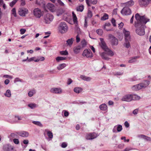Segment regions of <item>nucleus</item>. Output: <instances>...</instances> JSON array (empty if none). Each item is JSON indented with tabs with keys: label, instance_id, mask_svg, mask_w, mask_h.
I'll use <instances>...</instances> for the list:
<instances>
[{
	"label": "nucleus",
	"instance_id": "nucleus-62",
	"mask_svg": "<svg viewBox=\"0 0 151 151\" xmlns=\"http://www.w3.org/2000/svg\"><path fill=\"white\" fill-rule=\"evenodd\" d=\"M72 82V80L70 78H69L68 79L67 84L68 85H70Z\"/></svg>",
	"mask_w": 151,
	"mask_h": 151
},
{
	"label": "nucleus",
	"instance_id": "nucleus-45",
	"mask_svg": "<svg viewBox=\"0 0 151 151\" xmlns=\"http://www.w3.org/2000/svg\"><path fill=\"white\" fill-rule=\"evenodd\" d=\"M107 51H108V54L109 55H110L111 56H113L114 55V53L111 50H109L108 48V50H107Z\"/></svg>",
	"mask_w": 151,
	"mask_h": 151
},
{
	"label": "nucleus",
	"instance_id": "nucleus-29",
	"mask_svg": "<svg viewBox=\"0 0 151 151\" xmlns=\"http://www.w3.org/2000/svg\"><path fill=\"white\" fill-rule=\"evenodd\" d=\"M139 57L138 56H134L132 58L129 60V63H132L136 61V59L137 58H139Z\"/></svg>",
	"mask_w": 151,
	"mask_h": 151
},
{
	"label": "nucleus",
	"instance_id": "nucleus-20",
	"mask_svg": "<svg viewBox=\"0 0 151 151\" xmlns=\"http://www.w3.org/2000/svg\"><path fill=\"white\" fill-rule=\"evenodd\" d=\"M47 7L50 11L53 12L55 6L52 4L48 3L47 5Z\"/></svg>",
	"mask_w": 151,
	"mask_h": 151
},
{
	"label": "nucleus",
	"instance_id": "nucleus-3",
	"mask_svg": "<svg viewBox=\"0 0 151 151\" xmlns=\"http://www.w3.org/2000/svg\"><path fill=\"white\" fill-rule=\"evenodd\" d=\"M33 14L35 17L37 18H40L43 15V13L41 9L38 8L34 9Z\"/></svg>",
	"mask_w": 151,
	"mask_h": 151
},
{
	"label": "nucleus",
	"instance_id": "nucleus-40",
	"mask_svg": "<svg viewBox=\"0 0 151 151\" xmlns=\"http://www.w3.org/2000/svg\"><path fill=\"white\" fill-rule=\"evenodd\" d=\"M96 32L99 35H101L103 33V31L101 29H99L96 30Z\"/></svg>",
	"mask_w": 151,
	"mask_h": 151
},
{
	"label": "nucleus",
	"instance_id": "nucleus-27",
	"mask_svg": "<svg viewBox=\"0 0 151 151\" xmlns=\"http://www.w3.org/2000/svg\"><path fill=\"white\" fill-rule=\"evenodd\" d=\"M73 17V20L74 23H77L78 22L77 18L76 15L73 12L72 13Z\"/></svg>",
	"mask_w": 151,
	"mask_h": 151
},
{
	"label": "nucleus",
	"instance_id": "nucleus-51",
	"mask_svg": "<svg viewBox=\"0 0 151 151\" xmlns=\"http://www.w3.org/2000/svg\"><path fill=\"white\" fill-rule=\"evenodd\" d=\"M110 25L111 24L109 22L106 23L104 26L103 28L104 29H106V26L109 27L110 26Z\"/></svg>",
	"mask_w": 151,
	"mask_h": 151
},
{
	"label": "nucleus",
	"instance_id": "nucleus-21",
	"mask_svg": "<svg viewBox=\"0 0 151 151\" xmlns=\"http://www.w3.org/2000/svg\"><path fill=\"white\" fill-rule=\"evenodd\" d=\"M101 56L102 58L105 60H108L109 59V58L107 56L106 52H102L101 54Z\"/></svg>",
	"mask_w": 151,
	"mask_h": 151
},
{
	"label": "nucleus",
	"instance_id": "nucleus-41",
	"mask_svg": "<svg viewBox=\"0 0 151 151\" xmlns=\"http://www.w3.org/2000/svg\"><path fill=\"white\" fill-rule=\"evenodd\" d=\"M122 129V126L121 125H117V127H116V129L118 132H120Z\"/></svg>",
	"mask_w": 151,
	"mask_h": 151
},
{
	"label": "nucleus",
	"instance_id": "nucleus-11",
	"mask_svg": "<svg viewBox=\"0 0 151 151\" xmlns=\"http://www.w3.org/2000/svg\"><path fill=\"white\" fill-rule=\"evenodd\" d=\"M97 136V134L95 133H90L86 135V138L87 139H92L95 138Z\"/></svg>",
	"mask_w": 151,
	"mask_h": 151
},
{
	"label": "nucleus",
	"instance_id": "nucleus-64",
	"mask_svg": "<svg viewBox=\"0 0 151 151\" xmlns=\"http://www.w3.org/2000/svg\"><path fill=\"white\" fill-rule=\"evenodd\" d=\"M23 143L24 144H28L29 143V141L28 140H24L23 141Z\"/></svg>",
	"mask_w": 151,
	"mask_h": 151
},
{
	"label": "nucleus",
	"instance_id": "nucleus-54",
	"mask_svg": "<svg viewBox=\"0 0 151 151\" xmlns=\"http://www.w3.org/2000/svg\"><path fill=\"white\" fill-rule=\"evenodd\" d=\"M144 139L146 140L147 141H151V138L150 137L147 136H145Z\"/></svg>",
	"mask_w": 151,
	"mask_h": 151
},
{
	"label": "nucleus",
	"instance_id": "nucleus-49",
	"mask_svg": "<svg viewBox=\"0 0 151 151\" xmlns=\"http://www.w3.org/2000/svg\"><path fill=\"white\" fill-rule=\"evenodd\" d=\"M19 81L20 82H22V80L21 79L19 78H17L15 79L14 81V83L17 82H19Z\"/></svg>",
	"mask_w": 151,
	"mask_h": 151
},
{
	"label": "nucleus",
	"instance_id": "nucleus-9",
	"mask_svg": "<svg viewBox=\"0 0 151 151\" xmlns=\"http://www.w3.org/2000/svg\"><path fill=\"white\" fill-rule=\"evenodd\" d=\"M28 13V10L25 8H19L18 10L19 14L21 16L24 17Z\"/></svg>",
	"mask_w": 151,
	"mask_h": 151
},
{
	"label": "nucleus",
	"instance_id": "nucleus-12",
	"mask_svg": "<svg viewBox=\"0 0 151 151\" xmlns=\"http://www.w3.org/2000/svg\"><path fill=\"white\" fill-rule=\"evenodd\" d=\"M123 32L124 34L125 40H130V33L129 31H126L125 29H124Z\"/></svg>",
	"mask_w": 151,
	"mask_h": 151
},
{
	"label": "nucleus",
	"instance_id": "nucleus-61",
	"mask_svg": "<svg viewBox=\"0 0 151 151\" xmlns=\"http://www.w3.org/2000/svg\"><path fill=\"white\" fill-rule=\"evenodd\" d=\"M124 146V144H122L119 145H118V148L120 149H122L123 148Z\"/></svg>",
	"mask_w": 151,
	"mask_h": 151
},
{
	"label": "nucleus",
	"instance_id": "nucleus-5",
	"mask_svg": "<svg viewBox=\"0 0 151 151\" xmlns=\"http://www.w3.org/2000/svg\"><path fill=\"white\" fill-rule=\"evenodd\" d=\"M109 37L112 45H116L118 44V40L114 36L111 34H109Z\"/></svg>",
	"mask_w": 151,
	"mask_h": 151
},
{
	"label": "nucleus",
	"instance_id": "nucleus-59",
	"mask_svg": "<svg viewBox=\"0 0 151 151\" xmlns=\"http://www.w3.org/2000/svg\"><path fill=\"white\" fill-rule=\"evenodd\" d=\"M21 5L24 6L25 4V2L24 0H21Z\"/></svg>",
	"mask_w": 151,
	"mask_h": 151
},
{
	"label": "nucleus",
	"instance_id": "nucleus-19",
	"mask_svg": "<svg viewBox=\"0 0 151 151\" xmlns=\"http://www.w3.org/2000/svg\"><path fill=\"white\" fill-rule=\"evenodd\" d=\"M74 40V39L73 38L68 39L66 41V45L71 47L73 44Z\"/></svg>",
	"mask_w": 151,
	"mask_h": 151
},
{
	"label": "nucleus",
	"instance_id": "nucleus-43",
	"mask_svg": "<svg viewBox=\"0 0 151 151\" xmlns=\"http://www.w3.org/2000/svg\"><path fill=\"white\" fill-rule=\"evenodd\" d=\"M137 80L136 76H134L132 78H129L128 81H136Z\"/></svg>",
	"mask_w": 151,
	"mask_h": 151
},
{
	"label": "nucleus",
	"instance_id": "nucleus-4",
	"mask_svg": "<svg viewBox=\"0 0 151 151\" xmlns=\"http://www.w3.org/2000/svg\"><path fill=\"white\" fill-rule=\"evenodd\" d=\"M53 18V16L51 14L47 13L44 17L45 22L46 23L49 24L52 20Z\"/></svg>",
	"mask_w": 151,
	"mask_h": 151
},
{
	"label": "nucleus",
	"instance_id": "nucleus-24",
	"mask_svg": "<svg viewBox=\"0 0 151 151\" xmlns=\"http://www.w3.org/2000/svg\"><path fill=\"white\" fill-rule=\"evenodd\" d=\"M124 4H125L126 6L128 7L133 6L134 4V2L133 0H131Z\"/></svg>",
	"mask_w": 151,
	"mask_h": 151
},
{
	"label": "nucleus",
	"instance_id": "nucleus-7",
	"mask_svg": "<svg viewBox=\"0 0 151 151\" xmlns=\"http://www.w3.org/2000/svg\"><path fill=\"white\" fill-rule=\"evenodd\" d=\"M133 99V96L132 94H127L124 96L122 98V101L130 102Z\"/></svg>",
	"mask_w": 151,
	"mask_h": 151
},
{
	"label": "nucleus",
	"instance_id": "nucleus-32",
	"mask_svg": "<svg viewBox=\"0 0 151 151\" xmlns=\"http://www.w3.org/2000/svg\"><path fill=\"white\" fill-rule=\"evenodd\" d=\"M81 46L82 48L86 46L87 45V42L85 39L83 40L81 42Z\"/></svg>",
	"mask_w": 151,
	"mask_h": 151
},
{
	"label": "nucleus",
	"instance_id": "nucleus-52",
	"mask_svg": "<svg viewBox=\"0 0 151 151\" xmlns=\"http://www.w3.org/2000/svg\"><path fill=\"white\" fill-rule=\"evenodd\" d=\"M3 77L4 78H9V79H11L12 78V76H9L8 75H4L3 76Z\"/></svg>",
	"mask_w": 151,
	"mask_h": 151
},
{
	"label": "nucleus",
	"instance_id": "nucleus-55",
	"mask_svg": "<svg viewBox=\"0 0 151 151\" xmlns=\"http://www.w3.org/2000/svg\"><path fill=\"white\" fill-rule=\"evenodd\" d=\"M76 42L77 43L79 42L80 41V37L78 35L76 36Z\"/></svg>",
	"mask_w": 151,
	"mask_h": 151
},
{
	"label": "nucleus",
	"instance_id": "nucleus-39",
	"mask_svg": "<svg viewBox=\"0 0 151 151\" xmlns=\"http://www.w3.org/2000/svg\"><path fill=\"white\" fill-rule=\"evenodd\" d=\"M28 106L32 109H33L36 107V104H30L28 105Z\"/></svg>",
	"mask_w": 151,
	"mask_h": 151
},
{
	"label": "nucleus",
	"instance_id": "nucleus-14",
	"mask_svg": "<svg viewBox=\"0 0 151 151\" xmlns=\"http://www.w3.org/2000/svg\"><path fill=\"white\" fill-rule=\"evenodd\" d=\"M50 91L55 93H60L62 92V90L60 88H51Z\"/></svg>",
	"mask_w": 151,
	"mask_h": 151
},
{
	"label": "nucleus",
	"instance_id": "nucleus-63",
	"mask_svg": "<svg viewBox=\"0 0 151 151\" xmlns=\"http://www.w3.org/2000/svg\"><path fill=\"white\" fill-rule=\"evenodd\" d=\"M17 136V134L14 133H12L11 134V136L13 138L16 137Z\"/></svg>",
	"mask_w": 151,
	"mask_h": 151
},
{
	"label": "nucleus",
	"instance_id": "nucleus-47",
	"mask_svg": "<svg viewBox=\"0 0 151 151\" xmlns=\"http://www.w3.org/2000/svg\"><path fill=\"white\" fill-rule=\"evenodd\" d=\"M111 22L112 23L114 26V27L116 26V21L114 18H112V19L111 20Z\"/></svg>",
	"mask_w": 151,
	"mask_h": 151
},
{
	"label": "nucleus",
	"instance_id": "nucleus-15",
	"mask_svg": "<svg viewBox=\"0 0 151 151\" xmlns=\"http://www.w3.org/2000/svg\"><path fill=\"white\" fill-rule=\"evenodd\" d=\"M141 85L142 84L139 83L137 85L133 86L132 87V90L134 91H137L141 89L142 88Z\"/></svg>",
	"mask_w": 151,
	"mask_h": 151
},
{
	"label": "nucleus",
	"instance_id": "nucleus-36",
	"mask_svg": "<svg viewBox=\"0 0 151 151\" xmlns=\"http://www.w3.org/2000/svg\"><path fill=\"white\" fill-rule=\"evenodd\" d=\"M108 15L106 14H105L103 16L101 17V19L102 20H105L107 19H108Z\"/></svg>",
	"mask_w": 151,
	"mask_h": 151
},
{
	"label": "nucleus",
	"instance_id": "nucleus-37",
	"mask_svg": "<svg viewBox=\"0 0 151 151\" xmlns=\"http://www.w3.org/2000/svg\"><path fill=\"white\" fill-rule=\"evenodd\" d=\"M32 123L40 127H42L43 126L42 124L40 122L33 121L32 122Z\"/></svg>",
	"mask_w": 151,
	"mask_h": 151
},
{
	"label": "nucleus",
	"instance_id": "nucleus-57",
	"mask_svg": "<svg viewBox=\"0 0 151 151\" xmlns=\"http://www.w3.org/2000/svg\"><path fill=\"white\" fill-rule=\"evenodd\" d=\"M138 111V109H137L133 110V113L135 115L137 114Z\"/></svg>",
	"mask_w": 151,
	"mask_h": 151
},
{
	"label": "nucleus",
	"instance_id": "nucleus-31",
	"mask_svg": "<svg viewBox=\"0 0 151 151\" xmlns=\"http://www.w3.org/2000/svg\"><path fill=\"white\" fill-rule=\"evenodd\" d=\"M66 59V57H58L56 58V60L58 62H59L61 60H65Z\"/></svg>",
	"mask_w": 151,
	"mask_h": 151
},
{
	"label": "nucleus",
	"instance_id": "nucleus-18",
	"mask_svg": "<svg viewBox=\"0 0 151 151\" xmlns=\"http://www.w3.org/2000/svg\"><path fill=\"white\" fill-rule=\"evenodd\" d=\"M142 88H145L147 87L150 83V81H149L145 80L144 82L140 83Z\"/></svg>",
	"mask_w": 151,
	"mask_h": 151
},
{
	"label": "nucleus",
	"instance_id": "nucleus-38",
	"mask_svg": "<svg viewBox=\"0 0 151 151\" xmlns=\"http://www.w3.org/2000/svg\"><path fill=\"white\" fill-rule=\"evenodd\" d=\"M60 55H68V52L66 50L61 51L60 52Z\"/></svg>",
	"mask_w": 151,
	"mask_h": 151
},
{
	"label": "nucleus",
	"instance_id": "nucleus-50",
	"mask_svg": "<svg viewBox=\"0 0 151 151\" xmlns=\"http://www.w3.org/2000/svg\"><path fill=\"white\" fill-rule=\"evenodd\" d=\"M57 2L60 6H64V4L61 0H57Z\"/></svg>",
	"mask_w": 151,
	"mask_h": 151
},
{
	"label": "nucleus",
	"instance_id": "nucleus-22",
	"mask_svg": "<svg viewBox=\"0 0 151 151\" xmlns=\"http://www.w3.org/2000/svg\"><path fill=\"white\" fill-rule=\"evenodd\" d=\"M80 78L86 81H89L91 80V78L90 77H87L83 75H81Z\"/></svg>",
	"mask_w": 151,
	"mask_h": 151
},
{
	"label": "nucleus",
	"instance_id": "nucleus-56",
	"mask_svg": "<svg viewBox=\"0 0 151 151\" xmlns=\"http://www.w3.org/2000/svg\"><path fill=\"white\" fill-rule=\"evenodd\" d=\"M67 146V144L65 142H63L61 145V146L63 148H65Z\"/></svg>",
	"mask_w": 151,
	"mask_h": 151
},
{
	"label": "nucleus",
	"instance_id": "nucleus-44",
	"mask_svg": "<svg viewBox=\"0 0 151 151\" xmlns=\"http://www.w3.org/2000/svg\"><path fill=\"white\" fill-rule=\"evenodd\" d=\"M12 14L14 15V17H17V14L16 13V9L15 8H13L12 10Z\"/></svg>",
	"mask_w": 151,
	"mask_h": 151
},
{
	"label": "nucleus",
	"instance_id": "nucleus-2",
	"mask_svg": "<svg viewBox=\"0 0 151 151\" xmlns=\"http://www.w3.org/2000/svg\"><path fill=\"white\" fill-rule=\"evenodd\" d=\"M68 29V27L65 22H61L58 27L59 31L61 33H65Z\"/></svg>",
	"mask_w": 151,
	"mask_h": 151
},
{
	"label": "nucleus",
	"instance_id": "nucleus-13",
	"mask_svg": "<svg viewBox=\"0 0 151 151\" xmlns=\"http://www.w3.org/2000/svg\"><path fill=\"white\" fill-rule=\"evenodd\" d=\"M82 49L81 46V45H78L75 47L73 49L74 52L75 54H77L80 52L81 50Z\"/></svg>",
	"mask_w": 151,
	"mask_h": 151
},
{
	"label": "nucleus",
	"instance_id": "nucleus-35",
	"mask_svg": "<svg viewBox=\"0 0 151 151\" xmlns=\"http://www.w3.org/2000/svg\"><path fill=\"white\" fill-rule=\"evenodd\" d=\"M4 95H5V96L7 97H10L11 96L10 91L9 89L7 90L6 91V93L4 94Z\"/></svg>",
	"mask_w": 151,
	"mask_h": 151
},
{
	"label": "nucleus",
	"instance_id": "nucleus-33",
	"mask_svg": "<svg viewBox=\"0 0 151 151\" xmlns=\"http://www.w3.org/2000/svg\"><path fill=\"white\" fill-rule=\"evenodd\" d=\"M45 131L47 132V134L49 137L50 138H52L53 137L52 133L50 131H48V130H45Z\"/></svg>",
	"mask_w": 151,
	"mask_h": 151
},
{
	"label": "nucleus",
	"instance_id": "nucleus-16",
	"mask_svg": "<svg viewBox=\"0 0 151 151\" xmlns=\"http://www.w3.org/2000/svg\"><path fill=\"white\" fill-rule=\"evenodd\" d=\"M18 134H19L20 136L23 137H27L29 136V133L27 132L26 131H22L19 132L17 133Z\"/></svg>",
	"mask_w": 151,
	"mask_h": 151
},
{
	"label": "nucleus",
	"instance_id": "nucleus-53",
	"mask_svg": "<svg viewBox=\"0 0 151 151\" xmlns=\"http://www.w3.org/2000/svg\"><path fill=\"white\" fill-rule=\"evenodd\" d=\"M14 142L17 144H18L19 143V141L18 139H13Z\"/></svg>",
	"mask_w": 151,
	"mask_h": 151
},
{
	"label": "nucleus",
	"instance_id": "nucleus-23",
	"mask_svg": "<svg viewBox=\"0 0 151 151\" xmlns=\"http://www.w3.org/2000/svg\"><path fill=\"white\" fill-rule=\"evenodd\" d=\"M99 108L101 110L103 111H106L107 109V105L105 104H103L99 106Z\"/></svg>",
	"mask_w": 151,
	"mask_h": 151
},
{
	"label": "nucleus",
	"instance_id": "nucleus-1",
	"mask_svg": "<svg viewBox=\"0 0 151 151\" xmlns=\"http://www.w3.org/2000/svg\"><path fill=\"white\" fill-rule=\"evenodd\" d=\"M135 17L136 20L134 22V27L136 28L135 32L139 36H143L145 33V25L149 19H147L144 16H140L138 13L135 14Z\"/></svg>",
	"mask_w": 151,
	"mask_h": 151
},
{
	"label": "nucleus",
	"instance_id": "nucleus-58",
	"mask_svg": "<svg viewBox=\"0 0 151 151\" xmlns=\"http://www.w3.org/2000/svg\"><path fill=\"white\" fill-rule=\"evenodd\" d=\"M124 124L126 127L127 128L129 126V124L127 121H125V122Z\"/></svg>",
	"mask_w": 151,
	"mask_h": 151
},
{
	"label": "nucleus",
	"instance_id": "nucleus-6",
	"mask_svg": "<svg viewBox=\"0 0 151 151\" xmlns=\"http://www.w3.org/2000/svg\"><path fill=\"white\" fill-rule=\"evenodd\" d=\"M131 11L128 7L125 6L121 11V14L123 15H127L131 14Z\"/></svg>",
	"mask_w": 151,
	"mask_h": 151
},
{
	"label": "nucleus",
	"instance_id": "nucleus-30",
	"mask_svg": "<svg viewBox=\"0 0 151 151\" xmlns=\"http://www.w3.org/2000/svg\"><path fill=\"white\" fill-rule=\"evenodd\" d=\"M66 66V65L65 63H63L60 64L57 67V69L59 70H60L62 69L65 68Z\"/></svg>",
	"mask_w": 151,
	"mask_h": 151
},
{
	"label": "nucleus",
	"instance_id": "nucleus-8",
	"mask_svg": "<svg viewBox=\"0 0 151 151\" xmlns=\"http://www.w3.org/2000/svg\"><path fill=\"white\" fill-rule=\"evenodd\" d=\"M82 55L83 56H86L87 58H91L93 57L92 53L90 49L84 50Z\"/></svg>",
	"mask_w": 151,
	"mask_h": 151
},
{
	"label": "nucleus",
	"instance_id": "nucleus-10",
	"mask_svg": "<svg viewBox=\"0 0 151 151\" xmlns=\"http://www.w3.org/2000/svg\"><path fill=\"white\" fill-rule=\"evenodd\" d=\"M100 40L101 41V42L99 43V45L101 48L105 51H107V50H108V48L104 41V39L102 38H100Z\"/></svg>",
	"mask_w": 151,
	"mask_h": 151
},
{
	"label": "nucleus",
	"instance_id": "nucleus-46",
	"mask_svg": "<svg viewBox=\"0 0 151 151\" xmlns=\"http://www.w3.org/2000/svg\"><path fill=\"white\" fill-rule=\"evenodd\" d=\"M93 14L91 11L88 10V11L87 16L88 17L91 18Z\"/></svg>",
	"mask_w": 151,
	"mask_h": 151
},
{
	"label": "nucleus",
	"instance_id": "nucleus-26",
	"mask_svg": "<svg viewBox=\"0 0 151 151\" xmlns=\"http://www.w3.org/2000/svg\"><path fill=\"white\" fill-rule=\"evenodd\" d=\"M130 40H125V42L124 45L126 48H128L130 47L129 41Z\"/></svg>",
	"mask_w": 151,
	"mask_h": 151
},
{
	"label": "nucleus",
	"instance_id": "nucleus-34",
	"mask_svg": "<svg viewBox=\"0 0 151 151\" xmlns=\"http://www.w3.org/2000/svg\"><path fill=\"white\" fill-rule=\"evenodd\" d=\"M35 93L36 91L35 90H32V91H29V92L28 93V96L29 97H32L33 95L34 94H35Z\"/></svg>",
	"mask_w": 151,
	"mask_h": 151
},
{
	"label": "nucleus",
	"instance_id": "nucleus-42",
	"mask_svg": "<svg viewBox=\"0 0 151 151\" xmlns=\"http://www.w3.org/2000/svg\"><path fill=\"white\" fill-rule=\"evenodd\" d=\"M17 1V0H13V1L10 3L9 6L11 7H12L16 3Z\"/></svg>",
	"mask_w": 151,
	"mask_h": 151
},
{
	"label": "nucleus",
	"instance_id": "nucleus-25",
	"mask_svg": "<svg viewBox=\"0 0 151 151\" xmlns=\"http://www.w3.org/2000/svg\"><path fill=\"white\" fill-rule=\"evenodd\" d=\"M73 90L76 93H79L82 91V89L81 88L75 87L74 88Z\"/></svg>",
	"mask_w": 151,
	"mask_h": 151
},
{
	"label": "nucleus",
	"instance_id": "nucleus-48",
	"mask_svg": "<svg viewBox=\"0 0 151 151\" xmlns=\"http://www.w3.org/2000/svg\"><path fill=\"white\" fill-rule=\"evenodd\" d=\"M20 34L21 35L24 34L26 31V30L24 29H20Z\"/></svg>",
	"mask_w": 151,
	"mask_h": 151
},
{
	"label": "nucleus",
	"instance_id": "nucleus-17",
	"mask_svg": "<svg viewBox=\"0 0 151 151\" xmlns=\"http://www.w3.org/2000/svg\"><path fill=\"white\" fill-rule=\"evenodd\" d=\"M86 3L88 6H91L90 4H96L97 2V0H86Z\"/></svg>",
	"mask_w": 151,
	"mask_h": 151
},
{
	"label": "nucleus",
	"instance_id": "nucleus-60",
	"mask_svg": "<svg viewBox=\"0 0 151 151\" xmlns=\"http://www.w3.org/2000/svg\"><path fill=\"white\" fill-rule=\"evenodd\" d=\"M119 28H121L124 25V24L123 22H121L119 24Z\"/></svg>",
	"mask_w": 151,
	"mask_h": 151
},
{
	"label": "nucleus",
	"instance_id": "nucleus-28",
	"mask_svg": "<svg viewBox=\"0 0 151 151\" xmlns=\"http://www.w3.org/2000/svg\"><path fill=\"white\" fill-rule=\"evenodd\" d=\"M84 9V6L81 4L76 8V10L78 12H82Z\"/></svg>",
	"mask_w": 151,
	"mask_h": 151
}]
</instances>
